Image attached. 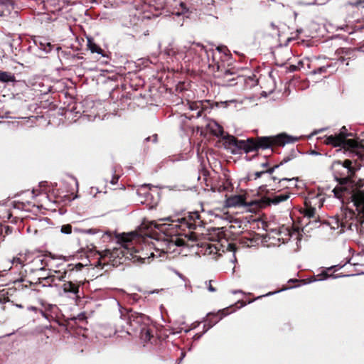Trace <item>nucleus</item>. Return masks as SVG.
I'll return each mask as SVG.
<instances>
[{"instance_id": "1", "label": "nucleus", "mask_w": 364, "mask_h": 364, "mask_svg": "<svg viewBox=\"0 0 364 364\" xmlns=\"http://www.w3.org/2000/svg\"><path fill=\"white\" fill-rule=\"evenodd\" d=\"M120 312V326L109 333H103L105 336L120 333L119 336L126 338L127 336H139L144 343L150 341L153 337L154 327L150 326V320L148 316L137 312H123V309L118 301H116ZM124 311H126L125 309Z\"/></svg>"}, {"instance_id": "2", "label": "nucleus", "mask_w": 364, "mask_h": 364, "mask_svg": "<svg viewBox=\"0 0 364 364\" xmlns=\"http://www.w3.org/2000/svg\"><path fill=\"white\" fill-rule=\"evenodd\" d=\"M119 247H114L112 251L107 250L106 255L113 259V265L123 264L127 260H132L134 263L140 264L149 263L151 258L158 257L155 250L149 245L140 249H136L133 242L125 236L117 237Z\"/></svg>"}, {"instance_id": "3", "label": "nucleus", "mask_w": 364, "mask_h": 364, "mask_svg": "<svg viewBox=\"0 0 364 364\" xmlns=\"http://www.w3.org/2000/svg\"><path fill=\"white\" fill-rule=\"evenodd\" d=\"M332 168L334 172L335 178L338 181L339 185L333 189V193L336 198L341 200L343 203L349 202L350 198L348 193L344 191H348V185L354 183L355 187L358 188L361 185H364V178H358L353 176V168L352 167L351 161L347 159L343 162L341 161H334L332 164Z\"/></svg>"}, {"instance_id": "4", "label": "nucleus", "mask_w": 364, "mask_h": 364, "mask_svg": "<svg viewBox=\"0 0 364 364\" xmlns=\"http://www.w3.org/2000/svg\"><path fill=\"white\" fill-rule=\"evenodd\" d=\"M73 274V268L65 269L63 272L61 270L49 269L48 275L43 276L42 279L47 282H53L55 280L64 282L62 285L63 294L70 299L75 300L80 297L79 289L82 282L75 280Z\"/></svg>"}, {"instance_id": "5", "label": "nucleus", "mask_w": 364, "mask_h": 364, "mask_svg": "<svg viewBox=\"0 0 364 364\" xmlns=\"http://www.w3.org/2000/svg\"><path fill=\"white\" fill-rule=\"evenodd\" d=\"M227 141L230 145H232L231 152L237 154L240 151H244L245 153L257 151L261 148L263 149L271 147L272 141L269 137H258L257 140L253 138H248L247 140H239L235 136L228 135L226 137Z\"/></svg>"}, {"instance_id": "6", "label": "nucleus", "mask_w": 364, "mask_h": 364, "mask_svg": "<svg viewBox=\"0 0 364 364\" xmlns=\"http://www.w3.org/2000/svg\"><path fill=\"white\" fill-rule=\"evenodd\" d=\"M225 47L221 46H218L215 49L208 50L203 45L196 43H192L188 48L186 47L187 53L191 59L194 55H201L202 53H204L207 56L209 65H212L213 67L216 66L218 72H222L223 70H220V65L218 58L221 57L222 53L225 54Z\"/></svg>"}, {"instance_id": "7", "label": "nucleus", "mask_w": 364, "mask_h": 364, "mask_svg": "<svg viewBox=\"0 0 364 364\" xmlns=\"http://www.w3.org/2000/svg\"><path fill=\"white\" fill-rule=\"evenodd\" d=\"M353 184L354 183H350L348 186L349 187L348 188L349 191H345L350 198V200H349L348 203H353L356 210L358 212V214L361 215L362 220L360 221L358 227V230L356 231V233L363 235L364 234V185H361V186L356 188Z\"/></svg>"}, {"instance_id": "8", "label": "nucleus", "mask_w": 364, "mask_h": 364, "mask_svg": "<svg viewBox=\"0 0 364 364\" xmlns=\"http://www.w3.org/2000/svg\"><path fill=\"white\" fill-rule=\"evenodd\" d=\"M185 245L183 240L176 236H168L166 235L159 236L153 243V246L158 257H162V255L172 253L176 250L178 247Z\"/></svg>"}, {"instance_id": "9", "label": "nucleus", "mask_w": 364, "mask_h": 364, "mask_svg": "<svg viewBox=\"0 0 364 364\" xmlns=\"http://www.w3.org/2000/svg\"><path fill=\"white\" fill-rule=\"evenodd\" d=\"M360 220L358 219L355 212L350 210H342L341 214L334 218L336 228H341L340 233L346 231L355 232L358 230Z\"/></svg>"}, {"instance_id": "10", "label": "nucleus", "mask_w": 364, "mask_h": 364, "mask_svg": "<svg viewBox=\"0 0 364 364\" xmlns=\"http://www.w3.org/2000/svg\"><path fill=\"white\" fill-rule=\"evenodd\" d=\"M164 220H171V218H166ZM171 222L178 223V224L174 225L176 227H185L189 230H195L197 227H201L203 224L200 214L198 212L190 213L188 217L171 220ZM169 225H173V224H170Z\"/></svg>"}, {"instance_id": "11", "label": "nucleus", "mask_w": 364, "mask_h": 364, "mask_svg": "<svg viewBox=\"0 0 364 364\" xmlns=\"http://www.w3.org/2000/svg\"><path fill=\"white\" fill-rule=\"evenodd\" d=\"M323 202L324 198L320 194L306 199L305 200V208L303 210L304 216L308 218H314L316 206L321 208L323 206Z\"/></svg>"}, {"instance_id": "12", "label": "nucleus", "mask_w": 364, "mask_h": 364, "mask_svg": "<svg viewBox=\"0 0 364 364\" xmlns=\"http://www.w3.org/2000/svg\"><path fill=\"white\" fill-rule=\"evenodd\" d=\"M350 135L347 133L346 127H343L341 129V132L338 135L328 136L326 139L327 144H331L333 146H341L343 145H348L350 146H354V141L352 140H347L346 137Z\"/></svg>"}, {"instance_id": "13", "label": "nucleus", "mask_w": 364, "mask_h": 364, "mask_svg": "<svg viewBox=\"0 0 364 364\" xmlns=\"http://www.w3.org/2000/svg\"><path fill=\"white\" fill-rule=\"evenodd\" d=\"M34 46H30L29 48L33 50L36 55L42 57L43 54L50 53L53 46L45 38L38 37L33 40Z\"/></svg>"}, {"instance_id": "14", "label": "nucleus", "mask_w": 364, "mask_h": 364, "mask_svg": "<svg viewBox=\"0 0 364 364\" xmlns=\"http://www.w3.org/2000/svg\"><path fill=\"white\" fill-rule=\"evenodd\" d=\"M164 53L170 57L173 62H179L181 60L188 62L191 60V58L188 56L186 51V46L179 49L173 47H168L165 48Z\"/></svg>"}, {"instance_id": "15", "label": "nucleus", "mask_w": 364, "mask_h": 364, "mask_svg": "<svg viewBox=\"0 0 364 364\" xmlns=\"http://www.w3.org/2000/svg\"><path fill=\"white\" fill-rule=\"evenodd\" d=\"M208 128L211 132L212 134L217 137H222L227 145H228L230 147L232 146V145H230L229 143L226 140V137L229 135L227 134L225 136H224V130L223 127H221L218 123H217L215 121H212L208 124Z\"/></svg>"}, {"instance_id": "16", "label": "nucleus", "mask_w": 364, "mask_h": 364, "mask_svg": "<svg viewBox=\"0 0 364 364\" xmlns=\"http://www.w3.org/2000/svg\"><path fill=\"white\" fill-rule=\"evenodd\" d=\"M355 53V50L350 48H340L337 50V53L339 55L338 60L341 63H343L346 60L354 59L356 58Z\"/></svg>"}, {"instance_id": "17", "label": "nucleus", "mask_w": 364, "mask_h": 364, "mask_svg": "<svg viewBox=\"0 0 364 364\" xmlns=\"http://www.w3.org/2000/svg\"><path fill=\"white\" fill-rule=\"evenodd\" d=\"M289 198L288 193H283L279 194H274L269 197L265 198L266 203L267 205H277L281 202L287 200Z\"/></svg>"}, {"instance_id": "18", "label": "nucleus", "mask_w": 364, "mask_h": 364, "mask_svg": "<svg viewBox=\"0 0 364 364\" xmlns=\"http://www.w3.org/2000/svg\"><path fill=\"white\" fill-rule=\"evenodd\" d=\"M227 205L229 207L246 205L245 198L241 195H235L227 199Z\"/></svg>"}, {"instance_id": "19", "label": "nucleus", "mask_w": 364, "mask_h": 364, "mask_svg": "<svg viewBox=\"0 0 364 364\" xmlns=\"http://www.w3.org/2000/svg\"><path fill=\"white\" fill-rule=\"evenodd\" d=\"M235 75H236V73L231 72L229 70H225L223 77V85L225 86H232L237 84L235 82L236 78L235 77H230V76Z\"/></svg>"}, {"instance_id": "20", "label": "nucleus", "mask_w": 364, "mask_h": 364, "mask_svg": "<svg viewBox=\"0 0 364 364\" xmlns=\"http://www.w3.org/2000/svg\"><path fill=\"white\" fill-rule=\"evenodd\" d=\"M16 81L15 76L13 73L0 70V82H13Z\"/></svg>"}, {"instance_id": "21", "label": "nucleus", "mask_w": 364, "mask_h": 364, "mask_svg": "<svg viewBox=\"0 0 364 364\" xmlns=\"http://www.w3.org/2000/svg\"><path fill=\"white\" fill-rule=\"evenodd\" d=\"M355 274H347V275L328 274L326 272H323L321 274L318 275V277H320L319 279H314L313 280H311L310 282H315V281H321V280L326 279L328 278L337 279V278H339V277H350V276H355Z\"/></svg>"}, {"instance_id": "22", "label": "nucleus", "mask_w": 364, "mask_h": 364, "mask_svg": "<svg viewBox=\"0 0 364 364\" xmlns=\"http://www.w3.org/2000/svg\"><path fill=\"white\" fill-rule=\"evenodd\" d=\"M296 141V138H293L291 136L281 134L278 136L277 142L280 144L284 145L285 144L292 143Z\"/></svg>"}, {"instance_id": "23", "label": "nucleus", "mask_w": 364, "mask_h": 364, "mask_svg": "<svg viewBox=\"0 0 364 364\" xmlns=\"http://www.w3.org/2000/svg\"><path fill=\"white\" fill-rule=\"evenodd\" d=\"M43 259L41 258H37L35 260H33V264L35 267V269H32L31 271H40L43 272L46 271L45 266L43 265Z\"/></svg>"}, {"instance_id": "24", "label": "nucleus", "mask_w": 364, "mask_h": 364, "mask_svg": "<svg viewBox=\"0 0 364 364\" xmlns=\"http://www.w3.org/2000/svg\"><path fill=\"white\" fill-rule=\"evenodd\" d=\"M279 167V165H275L273 167H272L267 170L257 171L255 173V179L260 178L264 173L272 174L274 171V170Z\"/></svg>"}, {"instance_id": "25", "label": "nucleus", "mask_w": 364, "mask_h": 364, "mask_svg": "<svg viewBox=\"0 0 364 364\" xmlns=\"http://www.w3.org/2000/svg\"><path fill=\"white\" fill-rule=\"evenodd\" d=\"M89 49L92 53H96L98 54H102V50L101 48H100L97 44L91 41L90 39H88V44H87Z\"/></svg>"}, {"instance_id": "26", "label": "nucleus", "mask_w": 364, "mask_h": 364, "mask_svg": "<svg viewBox=\"0 0 364 364\" xmlns=\"http://www.w3.org/2000/svg\"><path fill=\"white\" fill-rule=\"evenodd\" d=\"M296 154H297V151L294 150V149H292L291 151V152L286 156H284L282 160L281 161V162L279 163V166L283 165L284 164H286L287 163L288 161H291V159H293L294 158L296 157Z\"/></svg>"}, {"instance_id": "27", "label": "nucleus", "mask_w": 364, "mask_h": 364, "mask_svg": "<svg viewBox=\"0 0 364 364\" xmlns=\"http://www.w3.org/2000/svg\"><path fill=\"white\" fill-rule=\"evenodd\" d=\"M120 326V322H119V319L118 320L117 323L115 324L114 327H110V326H103L101 327V331H100V333L104 336L105 337L103 333H109L112 331V330H114L116 328L117 326Z\"/></svg>"}, {"instance_id": "28", "label": "nucleus", "mask_w": 364, "mask_h": 364, "mask_svg": "<svg viewBox=\"0 0 364 364\" xmlns=\"http://www.w3.org/2000/svg\"><path fill=\"white\" fill-rule=\"evenodd\" d=\"M296 178H283L282 179H279V182L280 183H282V186H283L284 188H289V186L286 185L285 183L290 182L292 183V184H291V186H296Z\"/></svg>"}, {"instance_id": "29", "label": "nucleus", "mask_w": 364, "mask_h": 364, "mask_svg": "<svg viewBox=\"0 0 364 364\" xmlns=\"http://www.w3.org/2000/svg\"><path fill=\"white\" fill-rule=\"evenodd\" d=\"M220 314H221V316L219 317V319L216 320L215 321L213 322L212 323H205L204 326H203V328H204V331L203 332V333H205V332H207L210 328H211L215 324H216L220 320H221L223 318V317L224 316L223 314L220 312Z\"/></svg>"}, {"instance_id": "30", "label": "nucleus", "mask_w": 364, "mask_h": 364, "mask_svg": "<svg viewBox=\"0 0 364 364\" xmlns=\"http://www.w3.org/2000/svg\"><path fill=\"white\" fill-rule=\"evenodd\" d=\"M60 232L65 235H69L72 232V226L70 224L63 225L60 227Z\"/></svg>"}, {"instance_id": "31", "label": "nucleus", "mask_w": 364, "mask_h": 364, "mask_svg": "<svg viewBox=\"0 0 364 364\" xmlns=\"http://www.w3.org/2000/svg\"><path fill=\"white\" fill-rule=\"evenodd\" d=\"M83 267L84 265L82 263H77L76 264H70L68 265V268L66 269H73V272L75 271V269L76 272H78L80 271L83 268Z\"/></svg>"}, {"instance_id": "32", "label": "nucleus", "mask_w": 364, "mask_h": 364, "mask_svg": "<svg viewBox=\"0 0 364 364\" xmlns=\"http://www.w3.org/2000/svg\"><path fill=\"white\" fill-rule=\"evenodd\" d=\"M82 232L86 234L94 235V234H97V233L100 232V230L97 228H90V229L83 230Z\"/></svg>"}, {"instance_id": "33", "label": "nucleus", "mask_w": 364, "mask_h": 364, "mask_svg": "<svg viewBox=\"0 0 364 364\" xmlns=\"http://www.w3.org/2000/svg\"><path fill=\"white\" fill-rule=\"evenodd\" d=\"M213 280L206 281L205 284L206 285L208 289L210 292L216 291V289L212 285Z\"/></svg>"}, {"instance_id": "34", "label": "nucleus", "mask_w": 364, "mask_h": 364, "mask_svg": "<svg viewBox=\"0 0 364 364\" xmlns=\"http://www.w3.org/2000/svg\"><path fill=\"white\" fill-rule=\"evenodd\" d=\"M328 67H329L328 65V66H321V67L317 68L316 70H314L313 71V73L314 74H321V73H325Z\"/></svg>"}, {"instance_id": "35", "label": "nucleus", "mask_w": 364, "mask_h": 364, "mask_svg": "<svg viewBox=\"0 0 364 364\" xmlns=\"http://www.w3.org/2000/svg\"><path fill=\"white\" fill-rule=\"evenodd\" d=\"M12 264L16 266L19 264L21 267L23 265V262L20 258L14 257L12 260Z\"/></svg>"}, {"instance_id": "36", "label": "nucleus", "mask_w": 364, "mask_h": 364, "mask_svg": "<svg viewBox=\"0 0 364 364\" xmlns=\"http://www.w3.org/2000/svg\"><path fill=\"white\" fill-rule=\"evenodd\" d=\"M119 176L117 175H114L110 181V183L112 185H115L117 183Z\"/></svg>"}, {"instance_id": "37", "label": "nucleus", "mask_w": 364, "mask_h": 364, "mask_svg": "<svg viewBox=\"0 0 364 364\" xmlns=\"http://www.w3.org/2000/svg\"><path fill=\"white\" fill-rule=\"evenodd\" d=\"M27 309H28V311H34V312H37V311H38V308H37V307H36V306H28V307H27Z\"/></svg>"}, {"instance_id": "38", "label": "nucleus", "mask_w": 364, "mask_h": 364, "mask_svg": "<svg viewBox=\"0 0 364 364\" xmlns=\"http://www.w3.org/2000/svg\"><path fill=\"white\" fill-rule=\"evenodd\" d=\"M54 308H57V306L55 305H53V304H48L46 306V309L49 310V311H52L53 309H54Z\"/></svg>"}, {"instance_id": "39", "label": "nucleus", "mask_w": 364, "mask_h": 364, "mask_svg": "<svg viewBox=\"0 0 364 364\" xmlns=\"http://www.w3.org/2000/svg\"><path fill=\"white\" fill-rule=\"evenodd\" d=\"M279 291H281V290H279V291H274V292H269V293L266 294H265V295H264V296H258V297H257V299H259V298H261V297H262V296H270V295H273V294H276V293H278V292H279Z\"/></svg>"}, {"instance_id": "40", "label": "nucleus", "mask_w": 364, "mask_h": 364, "mask_svg": "<svg viewBox=\"0 0 364 364\" xmlns=\"http://www.w3.org/2000/svg\"><path fill=\"white\" fill-rule=\"evenodd\" d=\"M186 356V353L182 351L181 352V357L179 358V360H178V364H180L181 363V361L183 360V359L185 358Z\"/></svg>"}, {"instance_id": "41", "label": "nucleus", "mask_w": 364, "mask_h": 364, "mask_svg": "<svg viewBox=\"0 0 364 364\" xmlns=\"http://www.w3.org/2000/svg\"><path fill=\"white\" fill-rule=\"evenodd\" d=\"M204 333H196L194 336H193V338L195 340H198L201 338V336L203 335Z\"/></svg>"}, {"instance_id": "42", "label": "nucleus", "mask_w": 364, "mask_h": 364, "mask_svg": "<svg viewBox=\"0 0 364 364\" xmlns=\"http://www.w3.org/2000/svg\"><path fill=\"white\" fill-rule=\"evenodd\" d=\"M39 312L41 313V314L46 318H48V314L43 311V310H39Z\"/></svg>"}, {"instance_id": "43", "label": "nucleus", "mask_w": 364, "mask_h": 364, "mask_svg": "<svg viewBox=\"0 0 364 364\" xmlns=\"http://www.w3.org/2000/svg\"><path fill=\"white\" fill-rule=\"evenodd\" d=\"M5 229H6L5 231H6V234H9L11 232V228H10L9 226H6Z\"/></svg>"}, {"instance_id": "44", "label": "nucleus", "mask_w": 364, "mask_h": 364, "mask_svg": "<svg viewBox=\"0 0 364 364\" xmlns=\"http://www.w3.org/2000/svg\"><path fill=\"white\" fill-rule=\"evenodd\" d=\"M188 237H189V239L191 240H196V236L193 232H191Z\"/></svg>"}, {"instance_id": "45", "label": "nucleus", "mask_w": 364, "mask_h": 364, "mask_svg": "<svg viewBox=\"0 0 364 364\" xmlns=\"http://www.w3.org/2000/svg\"><path fill=\"white\" fill-rule=\"evenodd\" d=\"M177 274H178V277H179L181 279H183V280H184V281L186 280V277H185L183 274H181V273H177Z\"/></svg>"}, {"instance_id": "46", "label": "nucleus", "mask_w": 364, "mask_h": 364, "mask_svg": "<svg viewBox=\"0 0 364 364\" xmlns=\"http://www.w3.org/2000/svg\"><path fill=\"white\" fill-rule=\"evenodd\" d=\"M152 137H153V141H154V142H156V140H157V135H156V134H154Z\"/></svg>"}, {"instance_id": "47", "label": "nucleus", "mask_w": 364, "mask_h": 364, "mask_svg": "<svg viewBox=\"0 0 364 364\" xmlns=\"http://www.w3.org/2000/svg\"><path fill=\"white\" fill-rule=\"evenodd\" d=\"M5 302H6V299L4 298V299L0 298V303L1 304H4Z\"/></svg>"}, {"instance_id": "48", "label": "nucleus", "mask_w": 364, "mask_h": 364, "mask_svg": "<svg viewBox=\"0 0 364 364\" xmlns=\"http://www.w3.org/2000/svg\"><path fill=\"white\" fill-rule=\"evenodd\" d=\"M261 166H262V167H264H264H267V166H268V164H267V162H265V163H262V164H261Z\"/></svg>"}, {"instance_id": "49", "label": "nucleus", "mask_w": 364, "mask_h": 364, "mask_svg": "<svg viewBox=\"0 0 364 364\" xmlns=\"http://www.w3.org/2000/svg\"><path fill=\"white\" fill-rule=\"evenodd\" d=\"M304 5H314V4H316V2H312V3H305L304 4Z\"/></svg>"}, {"instance_id": "50", "label": "nucleus", "mask_w": 364, "mask_h": 364, "mask_svg": "<svg viewBox=\"0 0 364 364\" xmlns=\"http://www.w3.org/2000/svg\"><path fill=\"white\" fill-rule=\"evenodd\" d=\"M218 318H216V319H212L210 318V321H209V323H212L213 322L215 321L216 320H218Z\"/></svg>"}, {"instance_id": "51", "label": "nucleus", "mask_w": 364, "mask_h": 364, "mask_svg": "<svg viewBox=\"0 0 364 364\" xmlns=\"http://www.w3.org/2000/svg\"><path fill=\"white\" fill-rule=\"evenodd\" d=\"M321 130H319V131H315L314 132H313V134H318L319 132H321Z\"/></svg>"}, {"instance_id": "52", "label": "nucleus", "mask_w": 364, "mask_h": 364, "mask_svg": "<svg viewBox=\"0 0 364 364\" xmlns=\"http://www.w3.org/2000/svg\"><path fill=\"white\" fill-rule=\"evenodd\" d=\"M337 267H338V265H337V266H333V267H331L330 268H328V269H333V268H336Z\"/></svg>"}, {"instance_id": "53", "label": "nucleus", "mask_w": 364, "mask_h": 364, "mask_svg": "<svg viewBox=\"0 0 364 364\" xmlns=\"http://www.w3.org/2000/svg\"><path fill=\"white\" fill-rule=\"evenodd\" d=\"M104 235H107L108 237H110V235L108 232H105Z\"/></svg>"}, {"instance_id": "54", "label": "nucleus", "mask_w": 364, "mask_h": 364, "mask_svg": "<svg viewBox=\"0 0 364 364\" xmlns=\"http://www.w3.org/2000/svg\"><path fill=\"white\" fill-rule=\"evenodd\" d=\"M16 306L18 307V308H22L23 307L21 304H17Z\"/></svg>"}, {"instance_id": "55", "label": "nucleus", "mask_w": 364, "mask_h": 364, "mask_svg": "<svg viewBox=\"0 0 364 364\" xmlns=\"http://www.w3.org/2000/svg\"><path fill=\"white\" fill-rule=\"evenodd\" d=\"M149 139H150V137H147L145 139V141H149Z\"/></svg>"}, {"instance_id": "56", "label": "nucleus", "mask_w": 364, "mask_h": 364, "mask_svg": "<svg viewBox=\"0 0 364 364\" xmlns=\"http://www.w3.org/2000/svg\"><path fill=\"white\" fill-rule=\"evenodd\" d=\"M294 16H295V18H296V17L297 16V13H296V12H294Z\"/></svg>"}, {"instance_id": "57", "label": "nucleus", "mask_w": 364, "mask_h": 364, "mask_svg": "<svg viewBox=\"0 0 364 364\" xmlns=\"http://www.w3.org/2000/svg\"><path fill=\"white\" fill-rule=\"evenodd\" d=\"M150 186V184H144V185H143V186Z\"/></svg>"}, {"instance_id": "58", "label": "nucleus", "mask_w": 364, "mask_h": 364, "mask_svg": "<svg viewBox=\"0 0 364 364\" xmlns=\"http://www.w3.org/2000/svg\"><path fill=\"white\" fill-rule=\"evenodd\" d=\"M272 179H273L274 181H275L277 178H276V177H272Z\"/></svg>"}, {"instance_id": "59", "label": "nucleus", "mask_w": 364, "mask_h": 364, "mask_svg": "<svg viewBox=\"0 0 364 364\" xmlns=\"http://www.w3.org/2000/svg\"><path fill=\"white\" fill-rule=\"evenodd\" d=\"M296 69V67L294 66V68H292V70H294Z\"/></svg>"}]
</instances>
